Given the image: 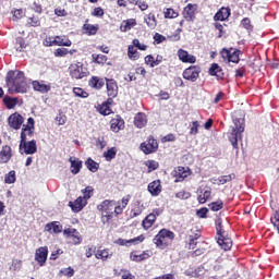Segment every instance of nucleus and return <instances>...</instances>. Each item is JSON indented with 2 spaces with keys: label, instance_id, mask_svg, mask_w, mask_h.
Instances as JSON below:
<instances>
[{
  "label": "nucleus",
  "instance_id": "7ed1b4c3",
  "mask_svg": "<svg viewBox=\"0 0 279 279\" xmlns=\"http://www.w3.org/2000/svg\"><path fill=\"white\" fill-rule=\"evenodd\" d=\"M175 239V233L167 229H161L158 234L154 238V243L159 250H166L171 245V242Z\"/></svg>",
  "mask_w": 279,
  "mask_h": 279
},
{
  "label": "nucleus",
  "instance_id": "4be33fe9",
  "mask_svg": "<svg viewBox=\"0 0 279 279\" xmlns=\"http://www.w3.org/2000/svg\"><path fill=\"white\" fill-rule=\"evenodd\" d=\"M125 128V121L123 119L117 117L111 120V130L112 132H121Z\"/></svg>",
  "mask_w": 279,
  "mask_h": 279
},
{
  "label": "nucleus",
  "instance_id": "49530a36",
  "mask_svg": "<svg viewBox=\"0 0 279 279\" xmlns=\"http://www.w3.org/2000/svg\"><path fill=\"white\" fill-rule=\"evenodd\" d=\"M93 186H87L84 190H82L83 193V198L88 202V199H90V197H93Z\"/></svg>",
  "mask_w": 279,
  "mask_h": 279
},
{
  "label": "nucleus",
  "instance_id": "f03ea898",
  "mask_svg": "<svg viewBox=\"0 0 279 279\" xmlns=\"http://www.w3.org/2000/svg\"><path fill=\"white\" fill-rule=\"evenodd\" d=\"M245 114L243 111H235L232 114L234 126L229 134V141L234 149H239V141H243V133L245 132Z\"/></svg>",
  "mask_w": 279,
  "mask_h": 279
},
{
  "label": "nucleus",
  "instance_id": "1a4fd4ad",
  "mask_svg": "<svg viewBox=\"0 0 279 279\" xmlns=\"http://www.w3.org/2000/svg\"><path fill=\"white\" fill-rule=\"evenodd\" d=\"M47 256H49V248L47 246H40L35 251V260L38 263L39 267H45Z\"/></svg>",
  "mask_w": 279,
  "mask_h": 279
},
{
  "label": "nucleus",
  "instance_id": "a211bd4d",
  "mask_svg": "<svg viewBox=\"0 0 279 279\" xmlns=\"http://www.w3.org/2000/svg\"><path fill=\"white\" fill-rule=\"evenodd\" d=\"M148 193L153 195V197H157L162 193V186L160 185V180L153 181L148 184Z\"/></svg>",
  "mask_w": 279,
  "mask_h": 279
},
{
  "label": "nucleus",
  "instance_id": "423d86ee",
  "mask_svg": "<svg viewBox=\"0 0 279 279\" xmlns=\"http://www.w3.org/2000/svg\"><path fill=\"white\" fill-rule=\"evenodd\" d=\"M69 69H70V75L74 80H82L87 75L86 69L81 62L72 63Z\"/></svg>",
  "mask_w": 279,
  "mask_h": 279
},
{
  "label": "nucleus",
  "instance_id": "338daca9",
  "mask_svg": "<svg viewBox=\"0 0 279 279\" xmlns=\"http://www.w3.org/2000/svg\"><path fill=\"white\" fill-rule=\"evenodd\" d=\"M135 5H137L140 8V10H142V12H144V10H147V8H149V5L146 4L145 1H142V0L135 1Z\"/></svg>",
  "mask_w": 279,
  "mask_h": 279
},
{
  "label": "nucleus",
  "instance_id": "ddd939ff",
  "mask_svg": "<svg viewBox=\"0 0 279 279\" xmlns=\"http://www.w3.org/2000/svg\"><path fill=\"white\" fill-rule=\"evenodd\" d=\"M32 134H34V118H28L27 125L22 129L21 141H27V137Z\"/></svg>",
  "mask_w": 279,
  "mask_h": 279
},
{
  "label": "nucleus",
  "instance_id": "c9c22d12",
  "mask_svg": "<svg viewBox=\"0 0 279 279\" xmlns=\"http://www.w3.org/2000/svg\"><path fill=\"white\" fill-rule=\"evenodd\" d=\"M83 29L85 33L88 34V36H95L97 34L99 26L98 25H93V24H84Z\"/></svg>",
  "mask_w": 279,
  "mask_h": 279
},
{
  "label": "nucleus",
  "instance_id": "6ab92c4d",
  "mask_svg": "<svg viewBox=\"0 0 279 279\" xmlns=\"http://www.w3.org/2000/svg\"><path fill=\"white\" fill-rule=\"evenodd\" d=\"M195 10H197V4H187L183 10V17L186 21H193L195 19Z\"/></svg>",
  "mask_w": 279,
  "mask_h": 279
},
{
  "label": "nucleus",
  "instance_id": "de8ad7c7",
  "mask_svg": "<svg viewBox=\"0 0 279 279\" xmlns=\"http://www.w3.org/2000/svg\"><path fill=\"white\" fill-rule=\"evenodd\" d=\"M145 63L149 64V66L154 69V66H158V64H160V61L155 60L153 56L148 54L145 57Z\"/></svg>",
  "mask_w": 279,
  "mask_h": 279
},
{
  "label": "nucleus",
  "instance_id": "774afa93",
  "mask_svg": "<svg viewBox=\"0 0 279 279\" xmlns=\"http://www.w3.org/2000/svg\"><path fill=\"white\" fill-rule=\"evenodd\" d=\"M122 278L121 279H134V276H132V272L130 270H121Z\"/></svg>",
  "mask_w": 279,
  "mask_h": 279
},
{
  "label": "nucleus",
  "instance_id": "473e14b6",
  "mask_svg": "<svg viewBox=\"0 0 279 279\" xmlns=\"http://www.w3.org/2000/svg\"><path fill=\"white\" fill-rule=\"evenodd\" d=\"M209 74L215 75L216 77H223V70H221V66H219V64L214 63L209 69Z\"/></svg>",
  "mask_w": 279,
  "mask_h": 279
},
{
  "label": "nucleus",
  "instance_id": "f704fd0d",
  "mask_svg": "<svg viewBox=\"0 0 279 279\" xmlns=\"http://www.w3.org/2000/svg\"><path fill=\"white\" fill-rule=\"evenodd\" d=\"M134 25H136V20L134 19L126 20L122 22L120 29L121 32H130V29L134 27Z\"/></svg>",
  "mask_w": 279,
  "mask_h": 279
},
{
  "label": "nucleus",
  "instance_id": "6e6d98bb",
  "mask_svg": "<svg viewBox=\"0 0 279 279\" xmlns=\"http://www.w3.org/2000/svg\"><path fill=\"white\" fill-rule=\"evenodd\" d=\"M17 102L19 99L16 98L4 97V104L8 108H14V106H16Z\"/></svg>",
  "mask_w": 279,
  "mask_h": 279
},
{
  "label": "nucleus",
  "instance_id": "864d4df0",
  "mask_svg": "<svg viewBox=\"0 0 279 279\" xmlns=\"http://www.w3.org/2000/svg\"><path fill=\"white\" fill-rule=\"evenodd\" d=\"M198 132H199V122L197 121L192 122V124L190 125V134L192 136H195Z\"/></svg>",
  "mask_w": 279,
  "mask_h": 279
},
{
  "label": "nucleus",
  "instance_id": "603ef678",
  "mask_svg": "<svg viewBox=\"0 0 279 279\" xmlns=\"http://www.w3.org/2000/svg\"><path fill=\"white\" fill-rule=\"evenodd\" d=\"M145 210V205L137 203L136 207L132 210L133 217H138Z\"/></svg>",
  "mask_w": 279,
  "mask_h": 279
},
{
  "label": "nucleus",
  "instance_id": "b1692460",
  "mask_svg": "<svg viewBox=\"0 0 279 279\" xmlns=\"http://www.w3.org/2000/svg\"><path fill=\"white\" fill-rule=\"evenodd\" d=\"M235 175L234 174H228V175H222L219 177L218 179H210L211 184H228V182H232L234 180Z\"/></svg>",
  "mask_w": 279,
  "mask_h": 279
},
{
  "label": "nucleus",
  "instance_id": "e2e57ef3",
  "mask_svg": "<svg viewBox=\"0 0 279 279\" xmlns=\"http://www.w3.org/2000/svg\"><path fill=\"white\" fill-rule=\"evenodd\" d=\"M197 217L201 219H206V215H208V208L203 207L196 211Z\"/></svg>",
  "mask_w": 279,
  "mask_h": 279
},
{
  "label": "nucleus",
  "instance_id": "0e129e2a",
  "mask_svg": "<svg viewBox=\"0 0 279 279\" xmlns=\"http://www.w3.org/2000/svg\"><path fill=\"white\" fill-rule=\"evenodd\" d=\"M241 25L244 26L245 29H252V21L247 17L242 20Z\"/></svg>",
  "mask_w": 279,
  "mask_h": 279
},
{
  "label": "nucleus",
  "instance_id": "9b49d317",
  "mask_svg": "<svg viewBox=\"0 0 279 279\" xmlns=\"http://www.w3.org/2000/svg\"><path fill=\"white\" fill-rule=\"evenodd\" d=\"M141 149L144 154H154L158 151V142L154 137H149L146 142L141 144Z\"/></svg>",
  "mask_w": 279,
  "mask_h": 279
},
{
  "label": "nucleus",
  "instance_id": "39448f33",
  "mask_svg": "<svg viewBox=\"0 0 279 279\" xmlns=\"http://www.w3.org/2000/svg\"><path fill=\"white\" fill-rule=\"evenodd\" d=\"M217 234H218V240L217 243L220 247H222V250H225V252H228L229 250H232V239L230 238H226V231H223V229H221V222L218 221L217 222Z\"/></svg>",
  "mask_w": 279,
  "mask_h": 279
},
{
  "label": "nucleus",
  "instance_id": "3c124183",
  "mask_svg": "<svg viewBox=\"0 0 279 279\" xmlns=\"http://www.w3.org/2000/svg\"><path fill=\"white\" fill-rule=\"evenodd\" d=\"M209 208L214 213H217V211L221 210V208H223V202L218 201V202L211 203V204H209Z\"/></svg>",
  "mask_w": 279,
  "mask_h": 279
},
{
  "label": "nucleus",
  "instance_id": "a878e982",
  "mask_svg": "<svg viewBox=\"0 0 279 279\" xmlns=\"http://www.w3.org/2000/svg\"><path fill=\"white\" fill-rule=\"evenodd\" d=\"M134 125H136L140 130L147 125V116L145 113H137L134 118Z\"/></svg>",
  "mask_w": 279,
  "mask_h": 279
},
{
  "label": "nucleus",
  "instance_id": "09e8293b",
  "mask_svg": "<svg viewBox=\"0 0 279 279\" xmlns=\"http://www.w3.org/2000/svg\"><path fill=\"white\" fill-rule=\"evenodd\" d=\"M73 93L75 97H81L82 99H86V97H88V93H86L84 89L80 87H74Z\"/></svg>",
  "mask_w": 279,
  "mask_h": 279
},
{
  "label": "nucleus",
  "instance_id": "f8f14e48",
  "mask_svg": "<svg viewBox=\"0 0 279 279\" xmlns=\"http://www.w3.org/2000/svg\"><path fill=\"white\" fill-rule=\"evenodd\" d=\"M199 73H201L199 68L193 65L183 71V77L189 82H197V78L199 77Z\"/></svg>",
  "mask_w": 279,
  "mask_h": 279
},
{
  "label": "nucleus",
  "instance_id": "c85d7f7f",
  "mask_svg": "<svg viewBox=\"0 0 279 279\" xmlns=\"http://www.w3.org/2000/svg\"><path fill=\"white\" fill-rule=\"evenodd\" d=\"M105 84H106V82H104V78H99L97 76H93L89 80L90 88H96V90H99V89L104 88Z\"/></svg>",
  "mask_w": 279,
  "mask_h": 279
},
{
  "label": "nucleus",
  "instance_id": "37998d69",
  "mask_svg": "<svg viewBox=\"0 0 279 279\" xmlns=\"http://www.w3.org/2000/svg\"><path fill=\"white\" fill-rule=\"evenodd\" d=\"M116 156H117V148H114V147H112V148H110V149H108L107 151L104 153V157L108 161L114 159Z\"/></svg>",
  "mask_w": 279,
  "mask_h": 279
},
{
  "label": "nucleus",
  "instance_id": "72a5a7b5",
  "mask_svg": "<svg viewBox=\"0 0 279 279\" xmlns=\"http://www.w3.org/2000/svg\"><path fill=\"white\" fill-rule=\"evenodd\" d=\"M154 223H156V217L154 215H148L142 222V226L145 230H149V228H151V226H154Z\"/></svg>",
  "mask_w": 279,
  "mask_h": 279
},
{
  "label": "nucleus",
  "instance_id": "79ce46f5",
  "mask_svg": "<svg viewBox=\"0 0 279 279\" xmlns=\"http://www.w3.org/2000/svg\"><path fill=\"white\" fill-rule=\"evenodd\" d=\"M145 22H146V25H148V27L150 29H155L156 27V16L154 14H148L146 17H145Z\"/></svg>",
  "mask_w": 279,
  "mask_h": 279
},
{
  "label": "nucleus",
  "instance_id": "69168bd1",
  "mask_svg": "<svg viewBox=\"0 0 279 279\" xmlns=\"http://www.w3.org/2000/svg\"><path fill=\"white\" fill-rule=\"evenodd\" d=\"M56 121L58 125H64V123H66V116L59 114L56 117Z\"/></svg>",
  "mask_w": 279,
  "mask_h": 279
},
{
  "label": "nucleus",
  "instance_id": "a19ab883",
  "mask_svg": "<svg viewBox=\"0 0 279 279\" xmlns=\"http://www.w3.org/2000/svg\"><path fill=\"white\" fill-rule=\"evenodd\" d=\"M92 58L97 64H106V62L108 61V57H106L105 54L94 53L92 54Z\"/></svg>",
  "mask_w": 279,
  "mask_h": 279
},
{
  "label": "nucleus",
  "instance_id": "dca6fc26",
  "mask_svg": "<svg viewBox=\"0 0 279 279\" xmlns=\"http://www.w3.org/2000/svg\"><path fill=\"white\" fill-rule=\"evenodd\" d=\"M86 204H88L86 198L80 196L75 199V202H70L69 206L72 208L73 213H80L84 209V206H86Z\"/></svg>",
  "mask_w": 279,
  "mask_h": 279
},
{
  "label": "nucleus",
  "instance_id": "4468645a",
  "mask_svg": "<svg viewBox=\"0 0 279 279\" xmlns=\"http://www.w3.org/2000/svg\"><path fill=\"white\" fill-rule=\"evenodd\" d=\"M178 57L181 62L189 63V64H195L197 62V58L195 56L190 54L189 51L184 49H179L178 50Z\"/></svg>",
  "mask_w": 279,
  "mask_h": 279
},
{
  "label": "nucleus",
  "instance_id": "c03bdc74",
  "mask_svg": "<svg viewBox=\"0 0 279 279\" xmlns=\"http://www.w3.org/2000/svg\"><path fill=\"white\" fill-rule=\"evenodd\" d=\"M128 56H129L130 60L138 59V51L136 50V48H134V46H129Z\"/></svg>",
  "mask_w": 279,
  "mask_h": 279
},
{
  "label": "nucleus",
  "instance_id": "bb28decb",
  "mask_svg": "<svg viewBox=\"0 0 279 279\" xmlns=\"http://www.w3.org/2000/svg\"><path fill=\"white\" fill-rule=\"evenodd\" d=\"M210 195H211L210 187H205L204 190L199 191L197 201L201 204H206V202H208V199L210 198Z\"/></svg>",
  "mask_w": 279,
  "mask_h": 279
},
{
  "label": "nucleus",
  "instance_id": "a18cd8bd",
  "mask_svg": "<svg viewBox=\"0 0 279 279\" xmlns=\"http://www.w3.org/2000/svg\"><path fill=\"white\" fill-rule=\"evenodd\" d=\"M11 14H13V21H20V19L25 16V12H23V9H14L11 11Z\"/></svg>",
  "mask_w": 279,
  "mask_h": 279
},
{
  "label": "nucleus",
  "instance_id": "bf43d9fd",
  "mask_svg": "<svg viewBox=\"0 0 279 279\" xmlns=\"http://www.w3.org/2000/svg\"><path fill=\"white\" fill-rule=\"evenodd\" d=\"M69 53V49L66 48H58L56 51H54V56L57 58H62L64 56H66Z\"/></svg>",
  "mask_w": 279,
  "mask_h": 279
},
{
  "label": "nucleus",
  "instance_id": "5fc2aeb1",
  "mask_svg": "<svg viewBox=\"0 0 279 279\" xmlns=\"http://www.w3.org/2000/svg\"><path fill=\"white\" fill-rule=\"evenodd\" d=\"M27 24L32 27H40V19L38 16L28 17Z\"/></svg>",
  "mask_w": 279,
  "mask_h": 279
},
{
  "label": "nucleus",
  "instance_id": "7c9ffc66",
  "mask_svg": "<svg viewBox=\"0 0 279 279\" xmlns=\"http://www.w3.org/2000/svg\"><path fill=\"white\" fill-rule=\"evenodd\" d=\"M143 241H145V238L140 235L131 240L118 239L117 243L118 245H129L130 243H143Z\"/></svg>",
  "mask_w": 279,
  "mask_h": 279
},
{
  "label": "nucleus",
  "instance_id": "2f4dec72",
  "mask_svg": "<svg viewBox=\"0 0 279 279\" xmlns=\"http://www.w3.org/2000/svg\"><path fill=\"white\" fill-rule=\"evenodd\" d=\"M230 16V10L227 8H222L219 12L214 16L215 21H226Z\"/></svg>",
  "mask_w": 279,
  "mask_h": 279
},
{
  "label": "nucleus",
  "instance_id": "4c0bfd02",
  "mask_svg": "<svg viewBox=\"0 0 279 279\" xmlns=\"http://www.w3.org/2000/svg\"><path fill=\"white\" fill-rule=\"evenodd\" d=\"M191 175V172L189 170H184V168H179L177 172V180L175 182H182V180H185V178H189Z\"/></svg>",
  "mask_w": 279,
  "mask_h": 279
},
{
  "label": "nucleus",
  "instance_id": "c756f323",
  "mask_svg": "<svg viewBox=\"0 0 279 279\" xmlns=\"http://www.w3.org/2000/svg\"><path fill=\"white\" fill-rule=\"evenodd\" d=\"M110 256H112V252H110V250H108V248L98 250L97 253L95 254V257L98 260H108V258H110Z\"/></svg>",
  "mask_w": 279,
  "mask_h": 279
},
{
  "label": "nucleus",
  "instance_id": "2eb2a0df",
  "mask_svg": "<svg viewBox=\"0 0 279 279\" xmlns=\"http://www.w3.org/2000/svg\"><path fill=\"white\" fill-rule=\"evenodd\" d=\"M9 125L13 128V130H21L23 125V117L19 113H13L9 117Z\"/></svg>",
  "mask_w": 279,
  "mask_h": 279
},
{
  "label": "nucleus",
  "instance_id": "412c9836",
  "mask_svg": "<svg viewBox=\"0 0 279 279\" xmlns=\"http://www.w3.org/2000/svg\"><path fill=\"white\" fill-rule=\"evenodd\" d=\"M10 158H12V148L3 146L0 151V163L10 162Z\"/></svg>",
  "mask_w": 279,
  "mask_h": 279
},
{
  "label": "nucleus",
  "instance_id": "58836bf2",
  "mask_svg": "<svg viewBox=\"0 0 279 279\" xmlns=\"http://www.w3.org/2000/svg\"><path fill=\"white\" fill-rule=\"evenodd\" d=\"M87 169H89V171H92V173H96V171L99 170V163H97L95 160L93 159H87L85 162Z\"/></svg>",
  "mask_w": 279,
  "mask_h": 279
},
{
  "label": "nucleus",
  "instance_id": "0eeeda50",
  "mask_svg": "<svg viewBox=\"0 0 279 279\" xmlns=\"http://www.w3.org/2000/svg\"><path fill=\"white\" fill-rule=\"evenodd\" d=\"M220 53L223 60H227V62H233V64H239L241 60L239 58V56H241L240 50H234L233 48H230V49L223 48Z\"/></svg>",
  "mask_w": 279,
  "mask_h": 279
},
{
  "label": "nucleus",
  "instance_id": "aec40b11",
  "mask_svg": "<svg viewBox=\"0 0 279 279\" xmlns=\"http://www.w3.org/2000/svg\"><path fill=\"white\" fill-rule=\"evenodd\" d=\"M45 230L50 234H60V232H62V225H60V222L58 221H53V222L47 223L45 226Z\"/></svg>",
  "mask_w": 279,
  "mask_h": 279
},
{
  "label": "nucleus",
  "instance_id": "680f3d73",
  "mask_svg": "<svg viewBox=\"0 0 279 279\" xmlns=\"http://www.w3.org/2000/svg\"><path fill=\"white\" fill-rule=\"evenodd\" d=\"M175 197H178V199H189V197H191V193L186 191H180L175 194Z\"/></svg>",
  "mask_w": 279,
  "mask_h": 279
},
{
  "label": "nucleus",
  "instance_id": "8fccbe9b",
  "mask_svg": "<svg viewBox=\"0 0 279 279\" xmlns=\"http://www.w3.org/2000/svg\"><path fill=\"white\" fill-rule=\"evenodd\" d=\"M60 274H62V276H65L66 278H73V276H75V269H73L72 267L63 268L60 270Z\"/></svg>",
  "mask_w": 279,
  "mask_h": 279
},
{
  "label": "nucleus",
  "instance_id": "052dcab7",
  "mask_svg": "<svg viewBox=\"0 0 279 279\" xmlns=\"http://www.w3.org/2000/svg\"><path fill=\"white\" fill-rule=\"evenodd\" d=\"M199 239V235H190V250H195V245H197V240Z\"/></svg>",
  "mask_w": 279,
  "mask_h": 279
},
{
  "label": "nucleus",
  "instance_id": "6e6552de",
  "mask_svg": "<svg viewBox=\"0 0 279 279\" xmlns=\"http://www.w3.org/2000/svg\"><path fill=\"white\" fill-rule=\"evenodd\" d=\"M48 47H71L72 43L66 36L49 37L46 40Z\"/></svg>",
  "mask_w": 279,
  "mask_h": 279
},
{
  "label": "nucleus",
  "instance_id": "393cba45",
  "mask_svg": "<svg viewBox=\"0 0 279 279\" xmlns=\"http://www.w3.org/2000/svg\"><path fill=\"white\" fill-rule=\"evenodd\" d=\"M63 234L65 236H73L74 245H80L82 243V239H80V233L77 232V229H64Z\"/></svg>",
  "mask_w": 279,
  "mask_h": 279
},
{
  "label": "nucleus",
  "instance_id": "5701e85b",
  "mask_svg": "<svg viewBox=\"0 0 279 279\" xmlns=\"http://www.w3.org/2000/svg\"><path fill=\"white\" fill-rule=\"evenodd\" d=\"M119 87L114 80H107V93L109 97H117Z\"/></svg>",
  "mask_w": 279,
  "mask_h": 279
},
{
  "label": "nucleus",
  "instance_id": "cd10ccee",
  "mask_svg": "<svg viewBox=\"0 0 279 279\" xmlns=\"http://www.w3.org/2000/svg\"><path fill=\"white\" fill-rule=\"evenodd\" d=\"M131 260H134L135 263H141V260H147L149 258V253L143 252H132L130 255Z\"/></svg>",
  "mask_w": 279,
  "mask_h": 279
},
{
  "label": "nucleus",
  "instance_id": "13d9d810",
  "mask_svg": "<svg viewBox=\"0 0 279 279\" xmlns=\"http://www.w3.org/2000/svg\"><path fill=\"white\" fill-rule=\"evenodd\" d=\"M166 19H178V12H175L173 9H167L165 12Z\"/></svg>",
  "mask_w": 279,
  "mask_h": 279
},
{
  "label": "nucleus",
  "instance_id": "f3484780",
  "mask_svg": "<svg viewBox=\"0 0 279 279\" xmlns=\"http://www.w3.org/2000/svg\"><path fill=\"white\" fill-rule=\"evenodd\" d=\"M33 88L37 93H41L43 95L49 93L51 90L50 84H45V81H33Z\"/></svg>",
  "mask_w": 279,
  "mask_h": 279
},
{
  "label": "nucleus",
  "instance_id": "ea45409f",
  "mask_svg": "<svg viewBox=\"0 0 279 279\" xmlns=\"http://www.w3.org/2000/svg\"><path fill=\"white\" fill-rule=\"evenodd\" d=\"M70 162H71V172L74 174H77L80 169H82V161L73 160V158H70Z\"/></svg>",
  "mask_w": 279,
  "mask_h": 279
},
{
  "label": "nucleus",
  "instance_id": "4d7b16f0",
  "mask_svg": "<svg viewBox=\"0 0 279 279\" xmlns=\"http://www.w3.org/2000/svg\"><path fill=\"white\" fill-rule=\"evenodd\" d=\"M146 166L148 167V171H156V169L159 167V163L156 160H148Z\"/></svg>",
  "mask_w": 279,
  "mask_h": 279
},
{
  "label": "nucleus",
  "instance_id": "e433bc0d",
  "mask_svg": "<svg viewBox=\"0 0 279 279\" xmlns=\"http://www.w3.org/2000/svg\"><path fill=\"white\" fill-rule=\"evenodd\" d=\"M16 182V171L11 170L4 174V184H14Z\"/></svg>",
  "mask_w": 279,
  "mask_h": 279
},
{
  "label": "nucleus",
  "instance_id": "9d476101",
  "mask_svg": "<svg viewBox=\"0 0 279 279\" xmlns=\"http://www.w3.org/2000/svg\"><path fill=\"white\" fill-rule=\"evenodd\" d=\"M37 146H36V141H21L20 143V153L21 154H26V155H32L36 154L37 151Z\"/></svg>",
  "mask_w": 279,
  "mask_h": 279
},
{
  "label": "nucleus",
  "instance_id": "20e7f679",
  "mask_svg": "<svg viewBox=\"0 0 279 279\" xmlns=\"http://www.w3.org/2000/svg\"><path fill=\"white\" fill-rule=\"evenodd\" d=\"M97 210L101 214V222L108 223L114 215V201H104L97 206Z\"/></svg>",
  "mask_w": 279,
  "mask_h": 279
},
{
  "label": "nucleus",
  "instance_id": "f257e3e1",
  "mask_svg": "<svg viewBox=\"0 0 279 279\" xmlns=\"http://www.w3.org/2000/svg\"><path fill=\"white\" fill-rule=\"evenodd\" d=\"M7 86L10 95L25 94L29 86L25 78V73L21 71H9L7 74Z\"/></svg>",
  "mask_w": 279,
  "mask_h": 279
}]
</instances>
